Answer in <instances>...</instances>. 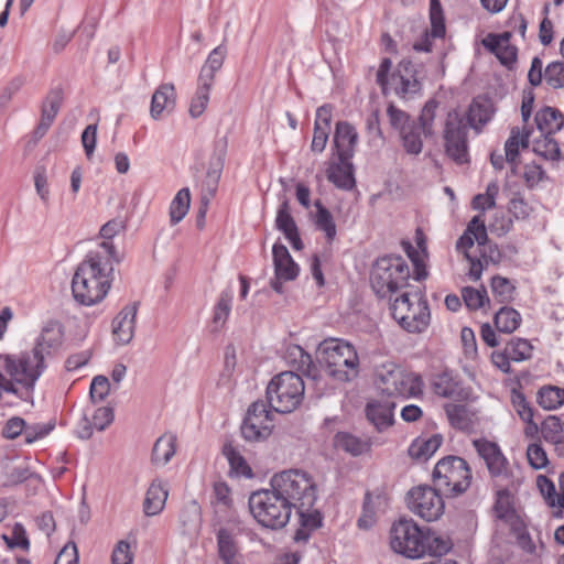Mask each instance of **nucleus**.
<instances>
[{
    "label": "nucleus",
    "mask_w": 564,
    "mask_h": 564,
    "mask_svg": "<svg viewBox=\"0 0 564 564\" xmlns=\"http://www.w3.org/2000/svg\"><path fill=\"white\" fill-rule=\"evenodd\" d=\"M462 297L465 305L473 311L484 307L485 304H489V297L484 286L481 289L465 286L462 289Z\"/></svg>",
    "instance_id": "nucleus-49"
},
{
    "label": "nucleus",
    "mask_w": 564,
    "mask_h": 564,
    "mask_svg": "<svg viewBox=\"0 0 564 564\" xmlns=\"http://www.w3.org/2000/svg\"><path fill=\"white\" fill-rule=\"evenodd\" d=\"M232 302V294L229 291H224L215 306L213 317V329L218 332L226 323Z\"/></svg>",
    "instance_id": "nucleus-45"
},
{
    "label": "nucleus",
    "mask_w": 564,
    "mask_h": 564,
    "mask_svg": "<svg viewBox=\"0 0 564 564\" xmlns=\"http://www.w3.org/2000/svg\"><path fill=\"white\" fill-rule=\"evenodd\" d=\"M505 350L512 361L519 362L531 358L533 347L527 339L513 338L506 345Z\"/></svg>",
    "instance_id": "nucleus-47"
},
{
    "label": "nucleus",
    "mask_w": 564,
    "mask_h": 564,
    "mask_svg": "<svg viewBox=\"0 0 564 564\" xmlns=\"http://www.w3.org/2000/svg\"><path fill=\"white\" fill-rule=\"evenodd\" d=\"M275 226L284 234V236L297 230V226L291 215V208L288 199H284L278 209Z\"/></svg>",
    "instance_id": "nucleus-52"
},
{
    "label": "nucleus",
    "mask_w": 564,
    "mask_h": 564,
    "mask_svg": "<svg viewBox=\"0 0 564 564\" xmlns=\"http://www.w3.org/2000/svg\"><path fill=\"white\" fill-rule=\"evenodd\" d=\"M138 303L124 306L112 322V335L120 345L129 344L134 336Z\"/></svg>",
    "instance_id": "nucleus-20"
},
{
    "label": "nucleus",
    "mask_w": 564,
    "mask_h": 564,
    "mask_svg": "<svg viewBox=\"0 0 564 564\" xmlns=\"http://www.w3.org/2000/svg\"><path fill=\"white\" fill-rule=\"evenodd\" d=\"M283 358L285 362L296 371L316 379V367L310 354L301 346L290 344L286 346Z\"/></svg>",
    "instance_id": "nucleus-26"
},
{
    "label": "nucleus",
    "mask_w": 564,
    "mask_h": 564,
    "mask_svg": "<svg viewBox=\"0 0 564 564\" xmlns=\"http://www.w3.org/2000/svg\"><path fill=\"white\" fill-rule=\"evenodd\" d=\"M431 35L442 37L445 34V21L440 0H430Z\"/></svg>",
    "instance_id": "nucleus-53"
},
{
    "label": "nucleus",
    "mask_w": 564,
    "mask_h": 564,
    "mask_svg": "<svg viewBox=\"0 0 564 564\" xmlns=\"http://www.w3.org/2000/svg\"><path fill=\"white\" fill-rule=\"evenodd\" d=\"M530 134V130H520L519 127H514L511 129L510 137L505 143L506 161L511 165V173L514 175L517 174V159L519 156L520 148H528Z\"/></svg>",
    "instance_id": "nucleus-27"
},
{
    "label": "nucleus",
    "mask_w": 564,
    "mask_h": 564,
    "mask_svg": "<svg viewBox=\"0 0 564 564\" xmlns=\"http://www.w3.org/2000/svg\"><path fill=\"white\" fill-rule=\"evenodd\" d=\"M278 489H263L253 492L249 498V509L253 518L262 527L282 529L291 518L293 509Z\"/></svg>",
    "instance_id": "nucleus-7"
},
{
    "label": "nucleus",
    "mask_w": 564,
    "mask_h": 564,
    "mask_svg": "<svg viewBox=\"0 0 564 564\" xmlns=\"http://www.w3.org/2000/svg\"><path fill=\"white\" fill-rule=\"evenodd\" d=\"M508 210L517 219H527L533 212V206L520 194H516L509 202Z\"/></svg>",
    "instance_id": "nucleus-57"
},
{
    "label": "nucleus",
    "mask_w": 564,
    "mask_h": 564,
    "mask_svg": "<svg viewBox=\"0 0 564 564\" xmlns=\"http://www.w3.org/2000/svg\"><path fill=\"white\" fill-rule=\"evenodd\" d=\"M217 564H242L236 534L228 529L217 532Z\"/></svg>",
    "instance_id": "nucleus-25"
},
{
    "label": "nucleus",
    "mask_w": 564,
    "mask_h": 564,
    "mask_svg": "<svg viewBox=\"0 0 564 564\" xmlns=\"http://www.w3.org/2000/svg\"><path fill=\"white\" fill-rule=\"evenodd\" d=\"M315 207L317 208L315 216V225L317 229L325 232L328 241L334 240L337 230L332 214L322 205L319 200L315 202Z\"/></svg>",
    "instance_id": "nucleus-43"
},
{
    "label": "nucleus",
    "mask_w": 564,
    "mask_h": 564,
    "mask_svg": "<svg viewBox=\"0 0 564 564\" xmlns=\"http://www.w3.org/2000/svg\"><path fill=\"white\" fill-rule=\"evenodd\" d=\"M334 444L337 448L354 456L361 455L369 449V444L367 442L346 432H338L334 437Z\"/></svg>",
    "instance_id": "nucleus-38"
},
{
    "label": "nucleus",
    "mask_w": 564,
    "mask_h": 564,
    "mask_svg": "<svg viewBox=\"0 0 564 564\" xmlns=\"http://www.w3.org/2000/svg\"><path fill=\"white\" fill-rule=\"evenodd\" d=\"M538 403L545 410H554L564 403V389L554 386L542 387L538 392Z\"/></svg>",
    "instance_id": "nucleus-41"
},
{
    "label": "nucleus",
    "mask_w": 564,
    "mask_h": 564,
    "mask_svg": "<svg viewBox=\"0 0 564 564\" xmlns=\"http://www.w3.org/2000/svg\"><path fill=\"white\" fill-rule=\"evenodd\" d=\"M223 454L227 458L230 473L237 477H251L252 470L245 457L237 451L231 443H226L223 447Z\"/></svg>",
    "instance_id": "nucleus-36"
},
{
    "label": "nucleus",
    "mask_w": 564,
    "mask_h": 564,
    "mask_svg": "<svg viewBox=\"0 0 564 564\" xmlns=\"http://www.w3.org/2000/svg\"><path fill=\"white\" fill-rule=\"evenodd\" d=\"M527 457L530 466L534 469H542L549 463L545 451L538 443H533L528 446Z\"/></svg>",
    "instance_id": "nucleus-59"
},
{
    "label": "nucleus",
    "mask_w": 564,
    "mask_h": 564,
    "mask_svg": "<svg viewBox=\"0 0 564 564\" xmlns=\"http://www.w3.org/2000/svg\"><path fill=\"white\" fill-rule=\"evenodd\" d=\"M227 55V48L225 45H218L208 55L205 64L203 65L198 80L209 83L214 85L216 73L223 67Z\"/></svg>",
    "instance_id": "nucleus-32"
},
{
    "label": "nucleus",
    "mask_w": 564,
    "mask_h": 564,
    "mask_svg": "<svg viewBox=\"0 0 564 564\" xmlns=\"http://www.w3.org/2000/svg\"><path fill=\"white\" fill-rule=\"evenodd\" d=\"M176 452V436L170 433L161 435L154 443L151 460L156 466H165Z\"/></svg>",
    "instance_id": "nucleus-30"
},
{
    "label": "nucleus",
    "mask_w": 564,
    "mask_h": 564,
    "mask_svg": "<svg viewBox=\"0 0 564 564\" xmlns=\"http://www.w3.org/2000/svg\"><path fill=\"white\" fill-rule=\"evenodd\" d=\"M113 421V411L111 408L101 406L94 411L91 419L87 412L80 419L76 427V435L82 440H88L94 431H104Z\"/></svg>",
    "instance_id": "nucleus-22"
},
{
    "label": "nucleus",
    "mask_w": 564,
    "mask_h": 564,
    "mask_svg": "<svg viewBox=\"0 0 564 564\" xmlns=\"http://www.w3.org/2000/svg\"><path fill=\"white\" fill-rule=\"evenodd\" d=\"M442 436L434 434L427 438H417L409 447V455L416 460H427L441 446Z\"/></svg>",
    "instance_id": "nucleus-34"
},
{
    "label": "nucleus",
    "mask_w": 564,
    "mask_h": 564,
    "mask_svg": "<svg viewBox=\"0 0 564 564\" xmlns=\"http://www.w3.org/2000/svg\"><path fill=\"white\" fill-rule=\"evenodd\" d=\"M113 258L115 249L109 242H101L96 250L89 251L72 280L76 302L91 306L105 299L111 288Z\"/></svg>",
    "instance_id": "nucleus-1"
},
{
    "label": "nucleus",
    "mask_w": 564,
    "mask_h": 564,
    "mask_svg": "<svg viewBox=\"0 0 564 564\" xmlns=\"http://www.w3.org/2000/svg\"><path fill=\"white\" fill-rule=\"evenodd\" d=\"M521 323V315L512 307L503 306L495 315V325L500 333L511 334Z\"/></svg>",
    "instance_id": "nucleus-37"
},
{
    "label": "nucleus",
    "mask_w": 564,
    "mask_h": 564,
    "mask_svg": "<svg viewBox=\"0 0 564 564\" xmlns=\"http://www.w3.org/2000/svg\"><path fill=\"white\" fill-rule=\"evenodd\" d=\"M438 102L434 99L429 100L419 117V128H421L422 132L425 137H431L433 134V122L435 119V112L437 109Z\"/></svg>",
    "instance_id": "nucleus-54"
},
{
    "label": "nucleus",
    "mask_w": 564,
    "mask_h": 564,
    "mask_svg": "<svg viewBox=\"0 0 564 564\" xmlns=\"http://www.w3.org/2000/svg\"><path fill=\"white\" fill-rule=\"evenodd\" d=\"M387 505V498L380 494H366L364 502V511L358 519V527L368 529L376 522V508Z\"/></svg>",
    "instance_id": "nucleus-35"
},
{
    "label": "nucleus",
    "mask_w": 564,
    "mask_h": 564,
    "mask_svg": "<svg viewBox=\"0 0 564 564\" xmlns=\"http://www.w3.org/2000/svg\"><path fill=\"white\" fill-rule=\"evenodd\" d=\"M467 127L456 111H449L444 122L443 138L447 155L457 164L468 162Z\"/></svg>",
    "instance_id": "nucleus-13"
},
{
    "label": "nucleus",
    "mask_w": 564,
    "mask_h": 564,
    "mask_svg": "<svg viewBox=\"0 0 564 564\" xmlns=\"http://www.w3.org/2000/svg\"><path fill=\"white\" fill-rule=\"evenodd\" d=\"M421 128L417 123H414L410 128L399 133L402 141V145L406 153L417 155L421 153L423 148V141L420 133Z\"/></svg>",
    "instance_id": "nucleus-44"
},
{
    "label": "nucleus",
    "mask_w": 564,
    "mask_h": 564,
    "mask_svg": "<svg viewBox=\"0 0 564 564\" xmlns=\"http://www.w3.org/2000/svg\"><path fill=\"white\" fill-rule=\"evenodd\" d=\"M474 446L478 455L485 460L492 478L501 480L510 478L508 460L496 443L487 440H476L474 441Z\"/></svg>",
    "instance_id": "nucleus-16"
},
{
    "label": "nucleus",
    "mask_w": 564,
    "mask_h": 564,
    "mask_svg": "<svg viewBox=\"0 0 564 564\" xmlns=\"http://www.w3.org/2000/svg\"><path fill=\"white\" fill-rule=\"evenodd\" d=\"M110 391L109 380L104 376H97L93 379L90 384V399L93 402L102 401Z\"/></svg>",
    "instance_id": "nucleus-60"
},
{
    "label": "nucleus",
    "mask_w": 564,
    "mask_h": 564,
    "mask_svg": "<svg viewBox=\"0 0 564 564\" xmlns=\"http://www.w3.org/2000/svg\"><path fill=\"white\" fill-rule=\"evenodd\" d=\"M327 178L339 188L351 189L355 186V178L350 160L332 164L327 170Z\"/></svg>",
    "instance_id": "nucleus-31"
},
{
    "label": "nucleus",
    "mask_w": 564,
    "mask_h": 564,
    "mask_svg": "<svg viewBox=\"0 0 564 564\" xmlns=\"http://www.w3.org/2000/svg\"><path fill=\"white\" fill-rule=\"evenodd\" d=\"M544 79L553 88L564 87V62H553L544 72Z\"/></svg>",
    "instance_id": "nucleus-58"
},
{
    "label": "nucleus",
    "mask_w": 564,
    "mask_h": 564,
    "mask_svg": "<svg viewBox=\"0 0 564 564\" xmlns=\"http://www.w3.org/2000/svg\"><path fill=\"white\" fill-rule=\"evenodd\" d=\"M273 414L264 401H254L247 411L241 435L247 442L265 441L273 430Z\"/></svg>",
    "instance_id": "nucleus-14"
},
{
    "label": "nucleus",
    "mask_w": 564,
    "mask_h": 564,
    "mask_svg": "<svg viewBox=\"0 0 564 564\" xmlns=\"http://www.w3.org/2000/svg\"><path fill=\"white\" fill-rule=\"evenodd\" d=\"M271 487L288 500L303 527L313 529L321 525V514L314 509L316 485L310 474L300 469L283 470L273 476Z\"/></svg>",
    "instance_id": "nucleus-2"
},
{
    "label": "nucleus",
    "mask_w": 564,
    "mask_h": 564,
    "mask_svg": "<svg viewBox=\"0 0 564 564\" xmlns=\"http://www.w3.org/2000/svg\"><path fill=\"white\" fill-rule=\"evenodd\" d=\"M112 564H132L133 553L129 542L121 540L117 543L111 555Z\"/></svg>",
    "instance_id": "nucleus-61"
},
{
    "label": "nucleus",
    "mask_w": 564,
    "mask_h": 564,
    "mask_svg": "<svg viewBox=\"0 0 564 564\" xmlns=\"http://www.w3.org/2000/svg\"><path fill=\"white\" fill-rule=\"evenodd\" d=\"M167 496L169 491L163 482L159 479L153 480L143 502L144 513L150 517L159 514L165 506Z\"/></svg>",
    "instance_id": "nucleus-28"
},
{
    "label": "nucleus",
    "mask_w": 564,
    "mask_h": 564,
    "mask_svg": "<svg viewBox=\"0 0 564 564\" xmlns=\"http://www.w3.org/2000/svg\"><path fill=\"white\" fill-rule=\"evenodd\" d=\"M468 232L474 238L479 246L486 245L488 240V235L486 230V226L484 220L480 219V216H475L467 226Z\"/></svg>",
    "instance_id": "nucleus-62"
},
{
    "label": "nucleus",
    "mask_w": 564,
    "mask_h": 564,
    "mask_svg": "<svg viewBox=\"0 0 564 564\" xmlns=\"http://www.w3.org/2000/svg\"><path fill=\"white\" fill-rule=\"evenodd\" d=\"M538 130L541 134H554L564 126V116L552 107L540 109L534 118Z\"/></svg>",
    "instance_id": "nucleus-29"
},
{
    "label": "nucleus",
    "mask_w": 564,
    "mask_h": 564,
    "mask_svg": "<svg viewBox=\"0 0 564 564\" xmlns=\"http://www.w3.org/2000/svg\"><path fill=\"white\" fill-rule=\"evenodd\" d=\"M496 107L494 101L486 96H477L469 105L467 120L469 126L477 132H480L494 117Z\"/></svg>",
    "instance_id": "nucleus-24"
},
{
    "label": "nucleus",
    "mask_w": 564,
    "mask_h": 564,
    "mask_svg": "<svg viewBox=\"0 0 564 564\" xmlns=\"http://www.w3.org/2000/svg\"><path fill=\"white\" fill-rule=\"evenodd\" d=\"M0 368L8 378L6 392L18 394L19 390H23L31 393L46 370L47 364L37 352L25 350L18 354H0Z\"/></svg>",
    "instance_id": "nucleus-4"
},
{
    "label": "nucleus",
    "mask_w": 564,
    "mask_h": 564,
    "mask_svg": "<svg viewBox=\"0 0 564 564\" xmlns=\"http://www.w3.org/2000/svg\"><path fill=\"white\" fill-rule=\"evenodd\" d=\"M533 151L546 159L558 160L561 150L558 143L552 138V134H541L540 138L533 140Z\"/></svg>",
    "instance_id": "nucleus-42"
},
{
    "label": "nucleus",
    "mask_w": 564,
    "mask_h": 564,
    "mask_svg": "<svg viewBox=\"0 0 564 564\" xmlns=\"http://www.w3.org/2000/svg\"><path fill=\"white\" fill-rule=\"evenodd\" d=\"M545 172L535 163H528L523 167V180L528 187L536 186L544 177Z\"/></svg>",
    "instance_id": "nucleus-64"
},
{
    "label": "nucleus",
    "mask_w": 564,
    "mask_h": 564,
    "mask_svg": "<svg viewBox=\"0 0 564 564\" xmlns=\"http://www.w3.org/2000/svg\"><path fill=\"white\" fill-rule=\"evenodd\" d=\"M213 84L198 80V85L194 97L189 104V116L194 119L200 117L207 108L209 102V93Z\"/></svg>",
    "instance_id": "nucleus-39"
},
{
    "label": "nucleus",
    "mask_w": 564,
    "mask_h": 564,
    "mask_svg": "<svg viewBox=\"0 0 564 564\" xmlns=\"http://www.w3.org/2000/svg\"><path fill=\"white\" fill-rule=\"evenodd\" d=\"M63 336L62 326L57 322L50 321L43 326L31 350L42 356L43 361L47 364L62 347Z\"/></svg>",
    "instance_id": "nucleus-18"
},
{
    "label": "nucleus",
    "mask_w": 564,
    "mask_h": 564,
    "mask_svg": "<svg viewBox=\"0 0 564 564\" xmlns=\"http://www.w3.org/2000/svg\"><path fill=\"white\" fill-rule=\"evenodd\" d=\"M410 268L401 256H386L376 261L370 274V283L379 297H391L408 286Z\"/></svg>",
    "instance_id": "nucleus-6"
},
{
    "label": "nucleus",
    "mask_w": 564,
    "mask_h": 564,
    "mask_svg": "<svg viewBox=\"0 0 564 564\" xmlns=\"http://www.w3.org/2000/svg\"><path fill=\"white\" fill-rule=\"evenodd\" d=\"M417 66L410 61H402L390 78V86L399 97L413 98L422 89Z\"/></svg>",
    "instance_id": "nucleus-15"
},
{
    "label": "nucleus",
    "mask_w": 564,
    "mask_h": 564,
    "mask_svg": "<svg viewBox=\"0 0 564 564\" xmlns=\"http://www.w3.org/2000/svg\"><path fill=\"white\" fill-rule=\"evenodd\" d=\"M433 389L437 395L449 398L457 394L458 386L448 375L444 373L436 377Z\"/></svg>",
    "instance_id": "nucleus-55"
},
{
    "label": "nucleus",
    "mask_w": 564,
    "mask_h": 564,
    "mask_svg": "<svg viewBox=\"0 0 564 564\" xmlns=\"http://www.w3.org/2000/svg\"><path fill=\"white\" fill-rule=\"evenodd\" d=\"M391 550L406 558L416 560L425 555L442 556L451 550L449 541L430 529L424 530L411 518H400L389 531Z\"/></svg>",
    "instance_id": "nucleus-3"
},
{
    "label": "nucleus",
    "mask_w": 564,
    "mask_h": 564,
    "mask_svg": "<svg viewBox=\"0 0 564 564\" xmlns=\"http://www.w3.org/2000/svg\"><path fill=\"white\" fill-rule=\"evenodd\" d=\"M541 434L547 443L562 440L564 436V423L558 416L549 415L541 424Z\"/></svg>",
    "instance_id": "nucleus-50"
},
{
    "label": "nucleus",
    "mask_w": 564,
    "mask_h": 564,
    "mask_svg": "<svg viewBox=\"0 0 564 564\" xmlns=\"http://www.w3.org/2000/svg\"><path fill=\"white\" fill-rule=\"evenodd\" d=\"M433 484L443 495L457 497L464 494L471 482V470L465 459L458 456H446L434 467Z\"/></svg>",
    "instance_id": "nucleus-9"
},
{
    "label": "nucleus",
    "mask_w": 564,
    "mask_h": 564,
    "mask_svg": "<svg viewBox=\"0 0 564 564\" xmlns=\"http://www.w3.org/2000/svg\"><path fill=\"white\" fill-rule=\"evenodd\" d=\"M392 317L406 332L419 334L427 329L431 312L427 301L419 293H403L390 304Z\"/></svg>",
    "instance_id": "nucleus-11"
},
{
    "label": "nucleus",
    "mask_w": 564,
    "mask_h": 564,
    "mask_svg": "<svg viewBox=\"0 0 564 564\" xmlns=\"http://www.w3.org/2000/svg\"><path fill=\"white\" fill-rule=\"evenodd\" d=\"M393 403H368L366 414L368 420L376 426L378 431L389 427L393 422L392 410Z\"/></svg>",
    "instance_id": "nucleus-33"
},
{
    "label": "nucleus",
    "mask_w": 564,
    "mask_h": 564,
    "mask_svg": "<svg viewBox=\"0 0 564 564\" xmlns=\"http://www.w3.org/2000/svg\"><path fill=\"white\" fill-rule=\"evenodd\" d=\"M387 113L389 116L391 126L398 130L399 133L415 123V121H413L406 112L398 109L393 105H389Z\"/></svg>",
    "instance_id": "nucleus-56"
},
{
    "label": "nucleus",
    "mask_w": 564,
    "mask_h": 564,
    "mask_svg": "<svg viewBox=\"0 0 564 564\" xmlns=\"http://www.w3.org/2000/svg\"><path fill=\"white\" fill-rule=\"evenodd\" d=\"M316 355L318 362L333 379L349 382L358 377L359 358L351 344L328 338L319 344Z\"/></svg>",
    "instance_id": "nucleus-5"
},
{
    "label": "nucleus",
    "mask_w": 564,
    "mask_h": 564,
    "mask_svg": "<svg viewBox=\"0 0 564 564\" xmlns=\"http://www.w3.org/2000/svg\"><path fill=\"white\" fill-rule=\"evenodd\" d=\"M445 411L452 426L462 431L470 429L471 420L465 405L447 404Z\"/></svg>",
    "instance_id": "nucleus-46"
},
{
    "label": "nucleus",
    "mask_w": 564,
    "mask_h": 564,
    "mask_svg": "<svg viewBox=\"0 0 564 564\" xmlns=\"http://www.w3.org/2000/svg\"><path fill=\"white\" fill-rule=\"evenodd\" d=\"M376 382L382 394L402 399L421 394L423 387L420 376L409 372L393 362H386L377 367Z\"/></svg>",
    "instance_id": "nucleus-10"
},
{
    "label": "nucleus",
    "mask_w": 564,
    "mask_h": 564,
    "mask_svg": "<svg viewBox=\"0 0 564 564\" xmlns=\"http://www.w3.org/2000/svg\"><path fill=\"white\" fill-rule=\"evenodd\" d=\"M63 102V90L54 88L48 91L42 105L41 117L54 121Z\"/></svg>",
    "instance_id": "nucleus-48"
},
{
    "label": "nucleus",
    "mask_w": 564,
    "mask_h": 564,
    "mask_svg": "<svg viewBox=\"0 0 564 564\" xmlns=\"http://www.w3.org/2000/svg\"><path fill=\"white\" fill-rule=\"evenodd\" d=\"M305 386L302 377L294 371L274 376L267 387V400L278 413L295 411L304 399Z\"/></svg>",
    "instance_id": "nucleus-8"
},
{
    "label": "nucleus",
    "mask_w": 564,
    "mask_h": 564,
    "mask_svg": "<svg viewBox=\"0 0 564 564\" xmlns=\"http://www.w3.org/2000/svg\"><path fill=\"white\" fill-rule=\"evenodd\" d=\"M512 405L522 421L533 419V409L529 405L521 392H512Z\"/></svg>",
    "instance_id": "nucleus-63"
},
{
    "label": "nucleus",
    "mask_w": 564,
    "mask_h": 564,
    "mask_svg": "<svg viewBox=\"0 0 564 564\" xmlns=\"http://www.w3.org/2000/svg\"><path fill=\"white\" fill-rule=\"evenodd\" d=\"M175 105V86L172 83L161 84L152 95L150 116L153 120H160L163 118L164 112L171 113Z\"/></svg>",
    "instance_id": "nucleus-23"
},
{
    "label": "nucleus",
    "mask_w": 564,
    "mask_h": 564,
    "mask_svg": "<svg viewBox=\"0 0 564 564\" xmlns=\"http://www.w3.org/2000/svg\"><path fill=\"white\" fill-rule=\"evenodd\" d=\"M191 205V193L187 187L177 192L170 205V219L173 225L180 223L188 213Z\"/></svg>",
    "instance_id": "nucleus-40"
},
{
    "label": "nucleus",
    "mask_w": 564,
    "mask_h": 564,
    "mask_svg": "<svg viewBox=\"0 0 564 564\" xmlns=\"http://www.w3.org/2000/svg\"><path fill=\"white\" fill-rule=\"evenodd\" d=\"M441 491L434 486L421 485L408 492V508L425 521H435L442 517L445 510Z\"/></svg>",
    "instance_id": "nucleus-12"
},
{
    "label": "nucleus",
    "mask_w": 564,
    "mask_h": 564,
    "mask_svg": "<svg viewBox=\"0 0 564 564\" xmlns=\"http://www.w3.org/2000/svg\"><path fill=\"white\" fill-rule=\"evenodd\" d=\"M511 32H502L500 34L489 33L482 41V45L496 57L499 62L511 68L517 62L518 48L510 44Z\"/></svg>",
    "instance_id": "nucleus-19"
},
{
    "label": "nucleus",
    "mask_w": 564,
    "mask_h": 564,
    "mask_svg": "<svg viewBox=\"0 0 564 564\" xmlns=\"http://www.w3.org/2000/svg\"><path fill=\"white\" fill-rule=\"evenodd\" d=\"M491 292L501 303L510 302L513 299L514 285L507 279L496 275L491 279Z\"/></svg>",
    "instance_id": "nucleus-51"
},
{
    "label": "nucleus",
    "mask_w": 564,
    "mask_h": 564,
    "mask_svg": "<svg viewBox=\"0 0 564 564\" xmlns=\"http://www.w3.org/2000/svg\"><path fill=\"white\" fill-rule=\"evenodd\" d=\"M358 141V133L352 124L338 121L334 133V148L339 161L350 160L354 156Z\"/></svg>",
    "instance_id": "nucleus-21"
},
{
    "label": "nucleus",
    "mask_w": 564,
    "mask_h": 564,
    "mask_svg": "<svg viewBox=\"0 0 564 564\" xmlns=\"http://www.w3.org/2000/svg\"><path fill=\"white\" fill-rule=\"evenodd\" d=\"M272 254L275 278L270 284L276 293H282V283L294 280L299 274V267L293 261L288 248L281 243H275L273 246Z\"/></svg>",
    "instance_id": "nucleus-17"
}]
</instances>
